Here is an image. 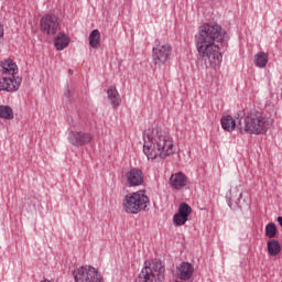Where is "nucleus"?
Masks as SVG:
<instances>
[{
  "label": "nucleus",
  "instance_id": "18",
  "mask_svg": "<svg viewBox=\"0 0 282 282\" xmlns=\"http://www.w3.org/2000/svg\"><path fill=\"white\" fill-rule=\"evenodd\" d=\"M241 197H243V194L239 193L237 188L230 189L229 195L226 196L229 208H232L234 204H236V206H239Z\"/></svg>",
  "mask_w": 282,
  "mask_h": 282
},
{
  "label": "nucleus",
  "instance_id": "8",
  "mask_svg": "<svg viewBox=\"0 0 282 282\" xmlns=\"http://www.w3.org/2000/svg\"><path fill=\"white\" fill-rule=\"evenodd\" d=\"M171 52L172 47L171 44L165 43V44H158L152 50V58L156 63H166L171 58Z\"/></svg>",
  "mask_w": 282,
  "mask_h": 282
},
{
  "label": "nucleus",
  "instance_id": "24",
  "mask_svg": "<svg viewBox=\"0 0 282 282\" xmlns=\"http://www.w3.org/2000/svg\"><path fill=\"white\" fill-rule=\"evenodd\" d=\"M264 232L268 239H274L279 230L276 229V225L274 223H269L264 228Z\"/></svg>",
  "mask_w": 282,
  "mask_h": 282
},
{
  "label": "nucleus",
  "instance_id": "14",
  "mask_svg": "<svg viewBox=\"0 0 282 282\" xmlns=\"http://www.w3.org/2000/svg\"><path fill=\"white\" fill-rule=\"evenodd\" d=\"M195 267L189 262H182L177 268V276L181 281H188L193 278Z\"/></svg>",
  "mask_w": 282,
  "mask_h": 282
},
{
  "label": "nucleus",
  "instance_id": "16",
  "mask_svg": "<svg viewBox=\"0 0 282 282\" xmlns=\"http://www.w3.org/2000/svg\"><path fill=\"white\" fill-rule=\"evenodd\" d=\"M107 96L112 109H117V107H120V102H122V99L120 98V94L118 93V89H116L115 86H110L108 88Z\"/></svg>",
  "mask_w": 282,
  "mask_h": 282
},
{
  "label": "nucleus",
  "instance_id": "23",
  "mask_svg": "<svg viewBox=\"0 0 282 282\" xmlns=\"http://www.w3.org/2000/svg\"><path fill=\"white\" fill-rule=\"evenodd\" d=\"M0 118L2 120H14V111L10 106H0Z\"/></svg>",
  "mask_w": 282,
  "mask_h": 282
},
{
  "label": "nucleus",
  "instance_id": "12",
  "mask_svg": "<svg viewBox=\"0 0 282 282\" xmlns=\"http://www.w3.org/2000/svg\"><path fill=\"white\" fill-rule=\"evenodd\" d=\"M22 79L19 76L17 78L2 77L0 78V91H19Z\"/></svg>",
  "mask_w": 282,
  "mask_h": 282
},
{
  "label": "nucleus",
  "instance_id": "2",
  "mask_svg": "<svg viewBox=\"0 0 282 282\" xmlns=\"http://www.w3.org/2000/svg\"><path fill=\"white\" fill-rule=\"evenodd\" d=\"M143 153L148 160H155V158L164 160L173 155V140L162 128L152 126L143 133Z\"/></svg>",
  "mask_w": 282,
  "mask_h": 282
},
{
  "label": "nucleus",
  "instance_id": "21",
  "mask_svg": "<svg viewBox=\"0 0 282 282\" xmlns=\"http://www.w3.org/2000/svg\"><path fill=\"white\" fill-rule=\"evenodd\" d=\"M89 45L94 50H98L100 46V31L98 30H93L89 34Z\"/></svg>",
  "mask_w": 282,
  "mask_h": 282
},
{
  "label": "nucleus",
  "instance_id": "26",
  "mask_svg": "<svg viewBox=\"0 0 282 282\" xmlns=\"http://www.w3.org/2000/svg\"><path fill=\"white\" fill-rule=\"evenodd\" d=\"M3 36V26L0 25V39Z\"/></svg>",
  "mask_w": 282,
  "mask_h": 282
},
{
  "label": "nucleus",
  "instance_id": "4",
  "mask_svg": "<svg viewBox=\"0 0 282 282\" xmlns=\"http://www.w3.org/2000/svg\"><path fill=\"white\" fill-rule=\"evenodd\" d=\"M166 267L161 260L145 261L144 268L141 270L134 282H164Z\"/></svg>",
  "mask_w": 282,
  "mask_h": 282
},
{
  "label": "nucleus",
  "instance_id": "25",
  "mask_svg": "<svg viewBox=\"0 0 282 282\" xmlns=\"http://www.w3.org/2000/svg\"><path fill=\"white\" fill-rule=\"evenodd\" d=\"M72 96H74V86L67 85L64 90V101L66 104L72 102Z\"/></svg>",
  "mask_w": 282,
  "mask_h": 282
},
{
  "label": "nucleus",
  "instance_id": "22",
  "mask_svg": "<svg viewBox=\"0 0 282 282\" xmlns=\"http://www.w3.org/2000/svg\"><path fill=\"white\" fill-rule=\"evenodd\" d=\"M256 67L263 68L268 65V54L265 52H259L254 55Z\"/></svg>",
  "mask_w": 282,
  "mask_h": 282
},
{
  "label": "nucleus",
  "instance_id": "7",
  "mask_svg": "<svg viewBox=\"0 0 282 282\" xmlns=\"http://www.w3.org/2000/svg\"><path fill=\"white\" fill-rule=\"evenodd\" d=\"M40 25L43 34H47V35H54L57 30H61V24L58 23V17L53 14L44 15L41 19Z\"/></svg>",
  "mask_w": 282,
  "mask_h": 282
},
{
  "label": "nucleus",
  "instance_id": "10",
  "mask_svg": "<svg viewBox=\"0 0 282 282\" xmlns=\"http://www.w3.org/2000/svg\"><path fill=\"white\" fill-rule=\"evenodd\" d=\"M94 140V135L89 132L70 131L68 134V141L73 147H84V144H89Z\"/></svg>",
  "mask_w": 282,
  "mask_h": 282
},
{
  "label": "nucleus",
  "instance_id": "3",
  "mask_svg": "<svg viewBox=\"0 0 282 282\" xmlns=\"http://www.w3.org/2000/svg\"><path fill=\"white\" fill-rule=\"evenodd\" d=\"M274 124L272 118L267 117L259 110H250L246 117L238 119L237 129L239 131H246L253 135H263L268 133L270 127Z\"/></svg>",
  "mask_w": 282,
  "mask_h": 282
},
{
  "label": "nucleus",
  "instance_id": "11",
  "mask_svg": "<svg viewBox=\"0 0 282 282\" xmlns=\"http://www.w3.org/2000/svg\"><path fill=\"white\" fill-rule=\"evenodd\" d=\"M193 213V208H191V205L186 203H182L178 206V213L174 215L173 223L175 226H184L186 221H188V215Z\"/></svg>",
  "mask_w": 282,
  "mask_h": 282
},
{
  "label": "nucleus",
  "instance_id": "5",
  "mask_svg": "<svg viewBox=\"0 0 282 282\" xmlns=\"http://www.w3.org/2000/svg\"><path fill=\"white\" fill-rule=\"evenodd\" d=\"M149 196L144 194V191H139L131 195H126L123 199V209L130 215H138L140 210H149Z\"/></svg>",
  "mask_w": 282,
  "mask_h": 282
},
{
  "label": "nucleus",
  "instance_id": "6",
  "mask_svg": "<svg viewBox=\"0 0 282 282\" xmlns=\"http://www.w3.org/2000/svg\"><path fill=\"white\" fill-rule=\"evenodd\" d=\"M73 276L75 282H105L102 274L91 265H83L75 269Z\"/></svg>",
  "mask_w": 282,
  "mask_h": 282
},
{
  "label": "nucleus",
  "instance_id": "1",
  "mask_svg": "<svg viewBox=\"0 0 282 282\" xmlns=\"http://www.w3.org/2000/svg\"><path fill=\"white\" fill-rule=\"evenodd\" d=\"M226 32L217 23L203 24L196 35V50L210 65H220L224 56L217 43H223Z\"/></svg>",
  "mask_w": 282,
  "mask_h": 282
},
{
  "label": "nucleus",
  "instance_id": "20",
  "mask_svg": "<svg viewBox=\"0 0 282 282\" xmlns=\"http://www.w3.org/2000/svg\"><path fill=\"white\" fill-rule=\"evenodd\" d=\"M268 252L270 257H276L281 252V242L276 239H272L267 243Z\"/></svg>",
  "mask_w": 282,
  "mask_h": 282
},
{
  "label": "nucleus",
  "instance_id": "27",
  "mask_svg": "<svg viewBox=\"0 0 282 282\" xmlns=\"http://www.w3.org/2000/svg\"><path fill=\"white\" fill-rule=\"evenodd\" d=\"M68 72H69V74H74V70H73V69H69Z\"/></svg>",
  "mask_w": 282,
  "mask_h": 282
},
{
  "label": "nucleus",
  "instance_id": "19",
  "mask_svg": "<svg viewBox=\"0 0 282 282\" xmlns=\"http://www.w3.org/2000/svg\"><path fill=\"white\" fill-rule=\"evenodd\" d=\"M54 45L59 52L65 50V47L69 45V36H67V34L65 33H58L55 37Z\"/></svg>",
  "mask_w": 282,
  "mask_h": 282
},
{
  "label": "nucleus",
  "instance_id": "9",
  "mask_svg": "<svg viewBox=\"0 0 282 282\" xmlns=\"http://www.w3.org/2000/svg\"><path fill=\"white\" fill-rule=\"evenodd\" d=\"M126 184L127 186L135 187L142 186L144 184V173L138 167H132L126 173Z\"/></svg>",
  "mask_w": 282,
  "mask_h": 282
},
{
  "label": "nucleus",
  "instance_id": "15",
  "mask_svg": "<svg viewBox=\"0 0 282 282\" xmlns=\"http://www.w3.org/2000/svg\"><path fill=\"white\" fill-rule=\"evenodd\" d=\"M0 72L2 74H8L10 76L9 78L14 79L19 74V67L17 66V63H14L12 59H6L0 64Z\"/></svg>",
  "mask_w": 282,
  "mask_h": 282
},
{
  "label": "nucleus",
  "instance_id": "17",
  "mask_svg": "<svg viewBox=\"0 0 282 282\" xmlns=\"http://www.w3.org/2000/svg\"><path fill=\"white\" fill-rule=\"evenodd\" d=\"M239 120H241V118H237V121H235L232 116L228 115L221 118L220 124L225 131H235V127L237 128Z\"/></svg>",
  "mask_w": 282,
  "mask_h": 282
},
{
  "label": "nucleus",
  "instance_id": "13",
  "mask_svg": "<svg viewBox=\"0 0 282 282\" xmlns=\"http://www.w3.org/2000/svg\"><path fill=\"white\" fill-rule=\"evenodd\" d=\"M169 184L174 191H181V188H184L188 184V178L186 174L178 172L171 175Z\"/></svg>",
  "mask_w": 282,
  "mask_h": 282
}]
</instances>
